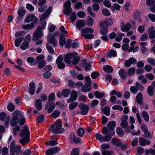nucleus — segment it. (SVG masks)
Returning a JSON list of instances; mask_svg holds the SVG:
<instances>
[{
  "label": "nucleus",
  "mask_w": 155,
  "mask_h": 155,
  "mask_svg": "<svg viewBox=\"0 0 155 155\" xmlns=\"http://www.w3.org/2000/svg\"><path fill=\"white\" fill-rule=\"evenodd\" d=\"M20 136L22 138L20 140V142L23 145L27 143L30 141V131L28 127L24 126L21 130Z\"/></svg>",
  "instance_id": "f257e3e1"
},
{
  "label": "nucleus",
  "mask_w": 155,
  "mask_h": 155,
  "mask_svg": "<svg viewBox=\"0 0 155 155\" xmlns=\"http://www.w3.org/2000/svg\"><path fill=\"white\" fill-rule=\"evenodd\" d=\"M116 126V124L115 121L109 122L107 124V127L108 129L106 127H104L103 129V133L108 134L112 138V136L114 134V129Z\"/></svg>",
  "instance_id": "f03ea898"
},
{
  "label": "nucleus",
  "mask_w": 155,
  "mask_h": 155,
  "mask_svg": "<svg viewBox=\"0 0 155 155\" xmlns=\"http://www.w3.org/2000/svg\"><path fill=\"white\" fill-rule=\"evenodd\" d=\"M62 123L61 120H58L54 124L51 126L50 130L55 133H61L64 131L63 128H61Z\"/></svg>",
  "instance_id": "7ed1b4c3"
},
{
  "label": "nucleus",
  "mask_w": 155,
  "mask_h": 155,
  "mask_svg": "<svg viewBox=\"0 0 155 155\" xmlns=\"http://www.w3.org/2000/svg\"><path fill=\"white\" fill-rule=\"evenodd\" d=\"M71 5V1L70 0H68L64 4V9L63 12L64 14L67 15H69L72 12V9L70 7Z\"/></svg>",
  "instance_id": "20e7f679"
},
{
  "label": "nucleus",
  "mask_w": 155,
  "mask_h": 155,
  "mask_svg": "<svg viewBox=\"0 0 155 155\" xmlns=\"http://www.w3.org/2000/svg\"><path fill=\"white\" fill-rule=\"evenodd\" d=\"M43 36L42 30H41L40 27H38L36 30L34 32L32 39L33 41L38 40Z\"/></svg>",
  "instance_id": "39448f33"
},
{
  "label": "nucleus",
  "mask_w": 155,
  "mask_h": 155,
  "mask_svg": "<svg viewBox=\"0 0 155 155\" xmlns=\"http://www.w3.org/2000/svg\"><path fill=\"white\" fill-rule=\"evenodd\" d=\"M135 84V86H132L130 88V91L134 94L137 93L139 90H142L144 88L143 86L140 83L137 82Z\"/></svg>",
  "instance_id": "423d86ee"
},
{
  "label": "nucleus",
  "mask_w": 155,
  "mask_h": 155,
  "mask_svg": "<svg viewBox=\"0 0 155 155\" xmlns=\"http://www.w3.org/2000/svg\"><path fill=\"white\" fill-rule=\"evenodd\" d=\"M63 58L62 55L61 54L57 58L56 63L58 68L60 69H63L65 68V63L63 62Z\"/></svg>",
  "instance_id": "0eeeda50"
},
{
  "label": "nucleus",
  "mask_w": 155,
  "mask_h": 155,
  "mask_svg": "<svg viewBox=\"0 0 155 155\" xmlns=\"http://www.w3.org/2000/svg\"><path fill=\"white\" fill-rule=\"evenodd\" d=\"M105 136L104 137H102V135L99 134H97L95 136L97 139L100 140V142H107L110 141L111 138L110 136L107 134H104Z\"/></svg>",
  "instance_id": "6e6552de"
},
{
  "label": "nucleus",
  "mask_w": 155,
  "mask_h": 155,
  "mask_svg": "<svg viewBox=\"0 0 155 155\" xmlns=\"http://www.w3.org/2000/svg\"><path fill=\"white\" fill-rule=\"evenodd\" d=\"M38 21L37 18L34 15H29L27 16L25 19V22L28 23L30 22H32L34 24L36 23Z\"/></svg>",
  "instance_id": "1a4fd4ad"
},
{
  "label": "nucleus",
  "mask_w": 155,
  "mask_h": 155,
  "mask_svg": "<svg viewBox=\"0 0 155 155\" xmlns=\"http://www.w3.org/2000/svg\"><path fill=\"white\" fill-rule=\"evenodd\" d=\"M77 53L75 52L72 53H68L64 56V60L67 63L70 64L71 62V59H73L75 56L74 55H76Z\"/></svg>",
  "instance_id": "9d476101"
},
{
  "label": "nucleus",
  "mask_w": 155,
  "mask_h": 155,
  "mask_svg": "<svg viewBox=\"0 0 155 155\" xmlns=\"http://www.w3.org/2000/svg\"><path fill=\"white\" fill-rule=\"evenodd\" d=\"M55 107V104L52 101H48L45 107V110L48 109V113H51Z\"/></svg>",
  "instance_id": "9b49d317"
},
{
  "label": "nucleus",
  "mask_w": 155,
  "mask_h": 155,
  "mask_svg": "<svg viewBox=\"0 0 155 155\" xmlns=\"http://www.w3.org/2000/svg\"><path fill=\"white\" fill-rule=\"evenodd\" d=\"M128 117L127 115H124L121 119V122L120 123L121 127L124 129H127L128 127L127 120Z\"/></svg>",
  "instance_id": "f8f14e48"
},
{
  "label": "nucleus",
  "mask_w": 155,
  "mask_h": 155,
  "mask_svg": "<svg viewBox=\"0 0 155 155\" xmlns=\"http://www.w3.org/2000/svg\"><path fill=\"white\" fill-rule=\"evenodd\" d=\"M79 108L81 109V113L83 115L87 114L89 110L88 106L81 103L79 105Z\"/></svg>",
  "instance_id": "ddd939ff"
},
{
  "label": "nucleus",
  "mask_w": 155,
  "mask_h": 155,
  "mask_svg": "<svg viewBox=\"0 0 155 155\" xmlns=\"http://www.w3.org/2000/svg\"><path fill=\"white\" fill-rule=\"evenodd\" d=\"M78 94L77 92L74 90H72L71 94L69 98L67 100V102L70 103L72 102L75 101L78 97Z\"/></svg>",
  "instance_id": "4468645a"
},
{
  "label": "nucleus",
  "mask_w": 155,
  "mask_h": 155,
  "mask_svg": "<svg viewBox=\"0 0 155 155\" xmlns=\"http://www.w3.org/2000/svg\"><path fill=\"white\" fill-rule=\"evenodd\" d=\"M47 40L48 43L52 44L54 47H55L57 45V41L55 37L49 35L47 37Z\"/></svg>",
  "instance_id": "2eb2a0df"
},
{
  "label": "nucleus",
  "mask_w": 155,
  "mask_h": 155,
  "mask_svg": "<svg viewBox=\"0 0 155 155\" xmlns=\"http://www.w3.org/2000/svg\"><path fill=\"white\" fill-rule=\"evenodd\" d=\"M52 8L50 7L45 13L41 16L40 18V20H44L46 19L49 16L51 13L52 10Z\"/></svg>",
  "instance_id": "dca6fc26"
},
{
  "label": "nucleus",
  "mask_w": 155,
  "mask_h": 155,
  "mask_svg": "<svg viewBox=\"0 0 155 155\" xmlns=\"http://www.w3.org/2000/svg\"><path fill=\"white\" fill-rule=\"evenodd\" d=\"M35 83L33 82H31L30 83L28 88L29 92L32 95L34 94L35 91Z\"/></svg>",
  "instance_id": "f3484780"
},
{
  "label": "nucleus",
  "mask_w": 155,
  "mask_h": 155,
  "mask_svg": "<svg viewBox=\"0 0 155 155\" xmlns=\"http://www.w3.org/2000/svg\"><path fill=\"white\" fill-rule=\"evenodd\" d=\"M19 122V119L18 116H12L11 120L10 125L13 127L16 126Z\"/></svg>",
  "instance_id": "a211bd4d"
},
{
  "label": "nucleus",
  "mask_w": 155,
  "mask_h": 155,
  "mask_svg": "<svg viewBox=\"0 0 155 155\" xmlns=\"http://www.w3.org/2000/svg\"><path fill=\"white\" fill-rule=\"evenodd\" d=\"M121 28L123 31L128 32L130 28V25L129 23H127L125 25L122 23L121 25Z\"/></svg>",
  "instance_id": "6ab92c4d"
},
{
  "label": "nucleus",
  "mask_w": 155,
  "mask_h": 155,
  "mask_svg": "<svg viewBox=\"0 0 155 155\" xmlns=\"http://www.w3.org/2000/svg\"><path fill=\"white\" fill-rule=\"evenodd\" d=\"M139 142L140 144L142 146H144L146 145H149L150 143V141L149 140L140 137Z\"/></svg>",
  "instance_id": "aec40b11"
},
{
  "label": "nucleus",
  "mask_w": 155,
  "mask_h": 155,
  "mask_svg": "<svg viewBox=\"0 0 155 155\" xmlns=\"http://www.w3.org/2000/svg\"><path fill=\"white\" fill-rule=\"evenodd\" d=\"M148 32L149 34V38L151 39L155 38V30L153 27L149 28L148 30Z\"/></svg>",
  "instance_id": "412c9836"
},
{
  "label": "nucleus",
  "mask_w": 155,
  "mask_h": 155,
  "mask_svg": "<svg viewBox=\"0 0 155 155\" xmlns=\"http://www.w3.org/2000/svg\"><path fill=\"white\" fill-rule=\"evenodd\" d=\"M119 74L120 77L122 79H125L127 78V74L125 70L121 69L119 71Z\"/></svg>",
  "instance_id": "4be33fe9"
},
{
  "label": "nucleus",
  "mask_w": 155,
  "mask_h": 155,
  "mask_svg": "<svg viewBox=\"0 0 155 155\" xmlns=\"http://www.w3.org/2000/svg\"><path fill=\"white\" fill-rule=\"evenodd\" d=\"M85 21L83 20H79L76 22V26L78 28H81L85 26Z\"/></svg>",
  "instance_id": "5701e85b"
},
{
  "label": "nucleus",
  "mask_w": 155,
  "mask_h": 155,
  "mask_svg": "<svg viewBox=\"0 0 155 155\" xmlns=\"http://www.w3.org/2000/svg\"><path fill=\"white\" fill-rule=\"evenodd\" d=\"M143 98V95L141 93H138L136 98V101L139 104H142V101Z\"/></svg>",
  "instance_id": "b1692460"
},
{
  "label": "nucleus",
  "mask_w": 155,
  "mask_h": 155,
  "mask_svg": "<svg viewBox=\"0 0 155 155\" xmlns=\"http://www.w3.org/2000/svg\"><path fill=\"white\" fill-rule=\"evenodd\" d=\"M111 143L113 145L117 147H118L121 145L120 140L116 138H113L111 140Z\"/></svg>",
  "instance_id": "393cba45"
},
{
  "label": "nucleus",
  "mask_w": 155,
  "mask_h": 155,
  "mask_svg": "<svg viewBox=\"0 0 155 155\" xmlns=\"http://www.w3.org/2000/svg\"><path fill=\"white\" fill-rule=\"evenodd\" d=\"M35 106L38 110H41L42 107V104L40 99H37L36 101Z\"/></svg>",
  "instance_id": "a878e982"
},
{
  "label": "nucleus",
  "mask_w": 155,
  "mask_h": 155,
  "mask_svg": "<svg viewBox=\"0 0 155 155\" xmlns=\"http://www.w3.org/2000/svg\"><path fill=\"white\" fill-rule=\"evenodd\" d=\"M104 71L106 72L110 73L112 72L113 68L112 67L109 65H106L103 67Z\"/></svg>",
  "instance_id": "bb28decb"
},
{
  "label": "nucleus",
  "mask_w": 155,
  "mask_h": 155,
  "mask_svg": "<svg viewBox=\"0 0 155 155\" xmlns=\"http://www.w3.org/2000/svg\"><path fill=\"white\" fill-rule=\"evenodd\" d=\"M94 94L95 97L97 98H101L104 96L105 94L104 93H101L97 91H94Z\"/></svg>",
  "instance_id": "cd10ccee"
},
{
  "label": "nucleus",
  "mask_w": 155,
  "mask_h": 155,
  "mask_svg": "<svg viewBox=\"0 0 155 155\" xmlns=\"http://www.w3.org/2000/svg\"><path fill=\"white\" fill-rule=\"evenodd\" d=\"M70 91L71 90L69 89H64L62 91V94L64 97H68L70 94Z\"/></svg>",
  "instance_id": "c85d7f7f"
},
{
  "label": "nucleus",
  "mask_w": 155,
  "mask_h": 155,
  "mask_svg": "<svg viewBox=\"0 0 155 155\" xmlns=\"http://www.w3.org/2000/svg\"><path fill=\"white\" fill-rule=\"evenodd\" d=\"M94 30L90 28H85L81 30V33L85 34L87 33H93Z\"/></svg>",
  "instance_id": "c756f323"
},
{
  "label": "nucleus",
  "mask_w": 155,
  "mask_h": 155,
  "mask_svg": "<svg viewBox=\"0 0 155 155\" xmlns=\"http://www.w3.org/2000/svg\"><path fill=\"white\" fill-rule=\"evenodd\" d=\"M66 39L62 35H60V39L59 40V42L61 46L63 47L65 44L66 42Z\"/></svg>",
  "instance_id": "7c9ffc66"
},
{
  "label": "nucleus",
  "mask_w": 155,
  "mask_h": 155,
  "mask_svg": "<svg viewBox=\"0 0 155 155\" xmlns=\"http://www.w3.org/2000/svg\"><path fill=\"white\" fill-rule=\"evenodd\" d=\"M29 46V41H25V42H23L20 46L22 50H25L27 49Z\"/></svg>",
  "instance_id": "2f4dec72"
},
{
  "label": "nucleus",
  "mask_w": 155,
  "mask_h": 155,
  "mask_svg": "<svg viewBox=\"0 0 155 155\" xmlns=\"http://www.w3.org/2000/svg\"><path fill=\"white\" fill-rule=\"evenodd\" d=\"M26 11L23 8H20L18 11V14L19 17H22L25 15Z\"/></svg>",
  "instance_id": "473e14b6"
},
{
  "label": "nucleus",
  "mask_w": 155,
  "mask_h": 155,
  "mask_svg": "<svg viewBox=\"0 0 155 155\" xmlns=\"http://www.w3.org/2000/svg\"><path fill=\"white\" fill-rule=\"evenodd\" d=\"M74 55L75 56L73 58L72 64L73 65H75L78 63L80 59V57L78 56L77 53L76 55Z\"/></svg>",
  "instance_id": "72a5a7b5"
},
{
  "label": "nucleus",
  "mask_w": 155,
  "mask_h": 155,
  "mask_svg": "<svg viewBox=\"0 0 155 155\" xmlns=\"http://www.w3.org/2000/svg\"><path fill=\"white\" fill-rule=\"evenodd\" d=\"M85 79L86 82L85 84L86 87H91V81L90 77L88 76H86L85 77Z\"/></svg>",
  "instance_id": "f704fd0d"
},
{
  "label": "nucleus",
  "mask_w": 155,
  "mask_h": 155,
  "mask_svg": "<svg viewBox=\"0 0 155 155\" xmlns=\"http://www.w3.org/2000/svg\"><path fill=\"white\" fill-rule=\"evenodd\" d=\"M142 115L146 121L147 122L149 121V116L148 114L146 111H143L142 113Z\"/></svg>",
  "instance_id": "c9c22d12"
},
{
  "label": "nucleus",
  "mask_w": 155,
  "mask_h": 155,
  "mask_svg": "<svg viewBox=\"0 0 155 155\" xmlns=\"http://www.w3.org/2000/svg\"><path fill=\"white\" fill-rule=\"evenodd\" d=\"M7 109L9 111L12 112L15 110V106L13 103L10 102L8 105Z\"/></svg>",
  "instance_id": "e433bc0d"
},
{
  "label": "nucleus",
  "mask_w": 155,
  "mask_h": 155,
  "mask_svg": "<svg viewBox=\"0 0 155 155\" xmlns=\"http://www.w3.org/2000/svg\"><path fill=\"white\" fill-rule=\"evenodd\" d=\"M24 38L22 37L16 39L15 41V44L16 47H18L21 43L23 40Z\"/></svg>",
  "instance_id": "4c0bfd02"
},
{
  "label": "nucleus",
  "mask_w": 155,
  "mask_h": 155,
  "mask_svg": "<svg viewBox=\"0 0 155 155\" xmlns=\"http://www.w3.org/2000/svg\"><path fill=\"white\" fill-rule=\"evenodd\" d=\"M46 48L49 52L51 54L55 53L54 50L52 47L49 45H46Z\"/></svg>",
  "instance_id": "58836bf2"
},
{
  "label": "nucleus",
  "mask_w": 155,
  "mask_h": 155,
  "mask_svg": "<svg viewBox=\"0 0 155 155\" xmlns=\"http://www.w3.org/2000/svg\"><path fill=\"white\" fill-rule=\"evenodd\" d=\"M87 24L90 27L92 26L94 24V20L90 16L87 17Z\"/></svg>",
  "instance_id": "ea45409f"
},
{
  "label": "nucleus",
  "mask_w": 155,
  "mask_h": 155,
  "mask_svg": "<svg viewBox=\"0 0 155 155\" xmlns=\"http://www.w3.org/2000/svg\"><path fill=\"white\" fill-rule=\"evenodd\" d=\"M81 35L82 37H84L86 39H90L93 38L94 35L91 34H83L81 33Z\"/></svg>",
  "instance_id": "a19ab883"
},
{
  "label": "nucleus",
  "mask_w": 155,
  "mask_h": 155,
  "mask_svg": "<svg viewBox=\"0 0 155 155\" xmlns=\"http://www.w3.org/2000/svg\"><path fill=\"white\" fill-rule=\"evenodd\" d=\"M104 113L106 116H109L110 114V110L109 107L107 106L104 107L103 109Z\"/></svg>",
  "instance_id": "79ce46f5"
},
{
  "label": "nucleus",
  "mask_w": 155,
  "mask_h": 155,
  "mask_svg": "<svg viewBox=\"0 0 155 155\" xmlns=\"http://www.w3.org/2000/svg\"><path fill=\"white\" fill-rule=\"evenodd\" d=\"M143 137L147 138H151L153 137V134L147 130L144 132Z\"/></svg>",
  "instance_id": "37998d69"
},
{
  "label": "nucleus",
  "mask_w": 155,
  "mask_h": 155,
  "mask_svg": "<svg viewBox=\"0 0 155 155\" xmlns=\"http://www.w3.org/2000/svg\"><path fill=\"white\" fill-rule=\"evenodd\" d=\"M34 24L33 23H32L29 24H28L23 26V28L26 29H31L33 28L34 27Z\"/></svg>",
  "instance_id": "c03bdc74"
},
{
  "label": "nucleus",
  "mask_w": 155,
  "mask_h": 155,
  "mask_svg": "<svg viewBox=\"0 0 155 155\" xmlns=\"http://www.w3.org/2000/svg\"><path fill=\"white\" fill-rule=\"evenodd\" d=\"M78 105V103L77 102H72L69 105V109L71 110H73Z\"/></svg>",
  "instance_id": "a18cd8bd"
},
{
  "label": "nucleus",
  "mask_w": 155,
  "mask_h": 155,
  "mask_svg": "<svg viewBox=\"0 0 155 155\" xmlns=\"http://www.w3.org/2000/svg\"><path fill=\"white\" fill-rule=\"evenodd\" d=\"M117 133L119 136L120 137L123 136L124 134L123 130L119 127H117Z\"/></svg>",
  "instance_id": "49530a36"
},
{
  "label": "nucleus",
  "mask_w": 155,
  "mask_h": 155,
  "mask_svg": "<svg viewBox=\"0 0 155 155\" xmlns=\"http://www.w3.org/2000/svg\"><path fill=\"white\" fill-rule=\"evenodd\" d=\"M135 71V68H131L129 69L127 71L128 75L131 76H132Z\"/></svg>",
  "instance_id": "de8ad7c7"
},
{
  "label": "nucleus",
  "mask_w": 155,
  "mask_h": 155,
  "mask_svg": "<svg viewBox=\"0 0 155 155\" xmlns=\"http://www.w3.org/2000/svg\"><path fill=\"white\" fill-rule=\"evenodd\" d=\"M20 149V147L17 145L15 147L12 151H10L12 153L11 155H15V152L19 151Z\"/></svg>",
  "instance_id": "09e8293b"
},
{
  "label": "nucleus",
  "mask_w": 155,
  "mask_h": 155,
  "mask_svg": "<svg viewBox=\"0 0 155 155\" xmlns=\"http://www.w3.org/2000/svg\"><path fill=\"white\" fill-rule=\"evenodd\" d=\"M79 151L77 148H74L72 150L71 155H79Z\"/></svg>",
  "instance_id": "8fccbe9b"
},
{
  "label": "nucleus",
  "mask_w": 155,
  "mask_h": 155,
  "mask_svg": "<svg viewBox=\"0 0 155 155\" xmlns=\"http://www.w3.org/2000/svg\"><path fill=\"white\" fill-rule=\"evenodd\" d=\"M148 38V34L146 33H144L140 36V39L141 41H145Z\"/></svg>",
  "instance_id": "3c124183"
},
{
  "label": "nucleus",
  "mask_w": 155,
  "mask_h": 155,
  "mask_svg": "<svg viewBox=\"0 0 155 155\" xmlns=\"http://www.w3.org/2000/svg\"><path fill=\"white\" fill-rule=\"evenodd\" d=\"M76 14L75 12H73L71 15L70 19L72 23L74 22L76 20Z\"/></svg>",
  "instance_id": "603ef678"
},
{
  "label": "nucleus",
  "mask_w": 155,
  "mask_h": 155,
  "mask_svg": "<svg viewBox=\"0 0 155 155\" xmlns=\"http://www.w3.org/2000/svg\"><path fill=\"white\" fill-rule=\"evenodd\" d=\"M91 89V87H86V85L82 87L81 89V91L83 92H87L90 91Z\"/></svg>",
  "instance_id": "864d4df0"
},
{
  "label": "nucleus",
  "mask_w": 155,
  "mask_h": 155,
  "mask_svg": "<svg viewBox=\"0 0 155 155\" xmlns=\"http://www.w3.org/2000/svg\"><path fill=\"white\" fill-rule=\"evenodd\" d=\"M102 13L104 15L107 16H109L111 14L110 11L106 8L103 9L102 10Z\"/></svg>",
  "instance_id": "5fc2aeb1"
},
{
  "label": "nucleus",
  "mask_w": 155,
  "mask_h": 155,
  "mask_svg": "<svg viewBox=\"0 0 155 155\" xmlns=\"http://www.w3.org/2000/svg\"><path fill=\"white\" fill-rule=\"evenodd\" d=\"M7 114L5 112H2L0 114V120L3 121L7 117Z\"/></svg>",
  "instance_id": "6e6d98bb"
},
{
  "label": "nucleus",
  "mask_w": 155,
  "mask_h": 155,
  "mask_svg": "<svg viewBox=\"0 0 155 155\" xmlns=\"http://www.w3.org/2000/svg\"><path fill=\"white\" fill-rule=\"evenodd\" d=\"M77 15L80 18H83L86 16V14L83 11H79L77 13Z\"/></svg>",
  "instance_id": "4d7b16f0"
},
{
  "label": "nucleus",
  "mask_w": 155,
  "mask_h": 155,
  "mask_svg": "<svg viewBox=\"0 0 155 155\" xmlns=\"http://www.w3.org/2000/svg\"><path fill=\"white\" fill-rule=\"evenodd\" d=\"M39 63L38 68L41 69L43 68L45 65L46 62L45 61H42L38 63Z\"/></svg>",
  "instance_id": "13d9d810"
},
{
  "label": "nucleus",
  "mask_w": 155,
  "mask_h": 155,
  "mask_svg": "<svg viewBox=\"0 0 155 155\" xmlns=\"http://www.w3.org/2000/svg\"><path fill=\"white\" fill-rule=\"evenodd\" d=\"M113 152L112 151L104 150L102 151L103 155H112Z\"/></svg>",
  "instance_id": "bf43d9fd"
},
{
  "label": "nucleus",
  "mask_w": 155,
  "mask_h": 155,
  "mask_svg": "<svg viewBox=\"0 0 155 155\" xmlns=\"http://www.w3.org/2000/svg\"><path fill=\"white\" fill-rule=\"evenodd\" d=\"M74 6L76 9H80L82 8V4L81 2H78L75 4Z\"/></svg>",
  "instance_id": "052dcab7"
},
{
  "label": "nucleus",
  "mask_w": 155,
  "mask_h": 155,
  "mask_svg": "<svg viewBox=\"0 0 155 155\" xmlns=\"http://www.w3.org/2000/svg\"><path fill=\"white\" fill-rule=\"evenodd\" d=\"M43 76L45 78H49L51 75V73L47 71L43 74Z\"/></svg>",
  "instance_id": "680f3d73"
},
{
  "label": "nucleus",
  "mask_w": 155,
  "mask_h": 155,
  "mask_svg": "<svg viewBox=\"0 0 155 155\" xmlns=\"http://www.w3.org/2000/svg\"><path fill=\"white\" fill-rule=\"evenodd\" d=\"M45 144L47 146L50 145L51 146H54L57 144V142L54 140H51L50 141H48Z\"/></svg>",
  "instance_id": "e2e57ef3"
},
{
  "label": "nucleus",
  "mask_w": 155,
  "mask_h": 155,
  "mask_svg": "<svg viewBox=\"0 0 155 155\" xmlns=\"http://www.w3.org/2000/svg\"><path fill=\"white\" fill-rule=\"evenodd\" d=\"M44 56L43 55H40L37 57L36 58V61L37 63H38L42 61H44L43 60Z\"/></svg>",
  "instance_id": "0e129e2a"
},
{
  "label": "nucleus",
  "mask_w": 155,
  "mask_h": 155,
  "mask_svg": "<svg viewBox=\"0 0 155 155\" xmlns=\"http://www.w3.org/2000/svg\"><path fill=\"white\" fill-rule=\"evenodd\" d=\"M60 115V112L58 110H54L52 114V116L54 118H57Z\"/></svg>",
  "instance_id": "69168bd1"
},
{
  "label": "nucleus",
  "mask_w": 155,
  "mask_h": 155,
  "mask_svg": "<svg viewBox=\"0 0 155 155\" xmlns=\"http://www.w3.org/2000/svg\"><path fill=\"white\" fill-rule=\"evenodd\" d=\"M138 143V139L137 138H135L131 142V145L132 146L134 147L137 145Z\"/></svg>",
  "instance_id": "338daca9"
},
{
  "label": "nucleus",
  "mask_w": 155,
  "mask_h": 155,
  "mask_svg": "<svg viewBox=\"0 0 155 155\" xmlns=\"http://www.w3.org/2000/svg\"><path fill=\"white\" fill-rule=\"evenodd\" d=\"M99 75V73L97 72H93L91 75V76L93 79H96L97 78Z\"/></svg>",
  "instance_id": "774afa93"
}]
</instances>
